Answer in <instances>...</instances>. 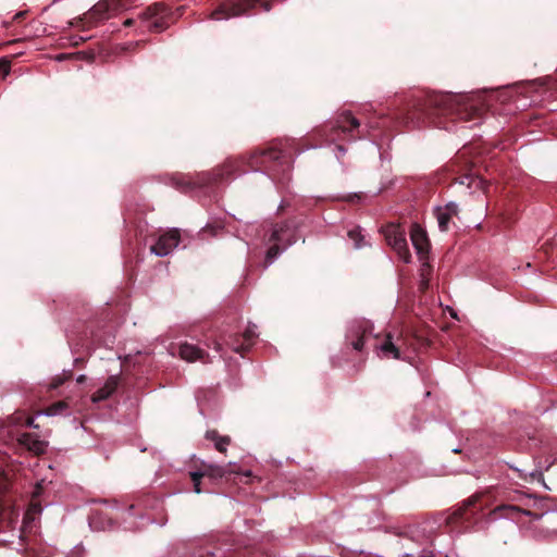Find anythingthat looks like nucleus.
I'll use <instances>...</instances> for the list:
<instances>
[{
    "label": "nucleus",
    "mask_w": 557,
    "mask_h": 557,
    "mask_svg": "<svg viewBox=\"0 0 557 557\" xmlns=\"http://www.w3.org/2000/svg\"><path fill=\"white\" fill-rule=\"evenodd\" d=\"M221 348H222V345H221L219 342H214V349H215L216 351H220V350H221Z\"/></svg>",
    "instance_id": "nucleus-37"
},
{
    "label": "nucleus",
    "mask_w": 557,
    "mask_h": 557,
    "mask_svg": "<svg viewBox=\"0 0 557 557\" xmlns=\"http://www.w3.org/2000/svg\"><path fill=\"white\" fill-rule=\"evenodd\" d=\"M225 552L219 549H213L210 546L201 547L197 552V557H224Z\"/></svg>",
    "instance_id": "nucleus-24"
},
{
    "label": "nucleus",
    "mask_w": 557,
    "mask_h": 557,
    "mask_svg": "<svg viewBox=\"0 0 557 557\" xmlns=\"http://www.w3.org/2000/svg\"><path fill=\"white\" fill-rule=\"evenodd\" d=\"M116 11L113 10V4L110 0H101L96 3L82 18L81 22L87 24V27H91L107 18H109Z\"/></svg>",
    "instance_id": "nucleus-10"
},
{
    "label": "nucleus",
    "mask_w": 557,
    "mask_h": 557,
    "mask_svg": "<svg viewBox=\"0 0 557 557\" xmlns=\"http://www.w3.org/2000/svg\"><path fill=\"white\" fill-rule=\"evenodd\" d=\"M178 352L182 359L189 362L201 360L205 356V351L202 349L188 343L181 344Z\"/></svg>",
    "instance_id": "nucleus-17"
},
{
    "label": "nucleus",
    "mask_w": 557,
    "mask_h": 557,
    "mask_svg": "<svg viewBox=\"0 0 557 557\" xmlns=\"http://www.w3.org/2000/svg\"><path fill=\"white\" fill-rule=\"evenodd\" d=\"M11 71V62L7 59H0V77L5 78Z\"/></svg>",
    "instance_id": "nucleus-31"
},
{
    "label": "nucleus",
    "mask_w": 557,
    "mask_h": 557,
    "mask_svg": "<svg viewBox=\"0 0 557 557\" xmlns=\"http://www.w3.org/2000/svg\"><path fill=\"white\" fill-rule=\"evenodd\" d=\"M222 230H223V226L221 224H219V223L208 224L205 228L201 230L200 234L205 238L206 234H210V236H215Z\"/></svg>",
    "instance_id": "nucleus-28"
},
{
    "label": "nucleus",
    "mask_w": 557,
    "mask_h": 557,
    "mask_svg": "<svg viewBox=\"0 0 557 557\" xmlns=\"http://www.w3.org/2000/svg\"><path fill=\"white\" fill-rule=\"evenodd\" d=\"M225 343L232 348L233 351L245 356V354L250 349L247 344L243 341L240 334H232L226 339Z\"/></svg>",
    "instance_id": "nucleus-20"
},
{
    "label": "nucleus",
    "mask_w": 557,
    "mask_h": 557,
    "mask_svg": "<svg viewBox=\"0 0 557 557\" xmlns=\"http://www.w3.org/2000/svg\"><path fill=\"white\" fill-rule=\"evenodd\" d=\"M296 242L294 231L287 223L275 224L268 243L271 244L265 253L264 267H268L288 246Z\"/></svg>",
    "instance_id": "nucleus-6"
},
{
    "label": "nucleus",
    "mask_w": 557,
    "mask_h": 557,
    "mask_svg": "<svg viewBox=\"0 0 557 557\" xmlns=\"http://www.w3.org/2000/svg\"><path fill=\"white\" fill-rule=\"evenodd\" d=\"M524 513V515H530V511L529 510H522L520 507L518 506H515V505H499L497 507H495L491 512L490 515L493 516L494 518H497V517H506V518H512L515 517L516 515L518 513Z\"/></svg>",
    "instance_id": "nucleus-19"
},
{
    "label": "nucleus",
    "mask_w": 557,
    "mask_h": 557,
    "mask_svg": "<svg viewBox=\"0 0 557 557\" xmlns=\"http://www.w3.org/2000/svg\"><path fill=\"white\" fill-rule=\"evenodd\" d=\"M361 195L360 194H350L346 197V201L348 202H356V201H359L361 199Z\"/></svg>",
    "instance_id": "nucleus-34"
},
{
    "label": "nucleus",
    "mask_w": 557,
    "mask_h": 557,
    "mask_svg": "<svg viewBox=\"0 0 557 557\" xmlns=\"http://www.w3.org/2000/svg\"><path fill=\"white\" fill-rule=\"evenodd\" d=\"M18 443L36 455L44 454L47 448V443L38 438L37 435L32 433H22L18 437Z\"/></svg>",
    "instance_id": "nucleus-16"
},
{
    "label": "nucleus",
    "mask_w": 557,
    "mask_h": 557,
    "mask_svg": "<svg viewBox=\"0 0 557 557\" xmlns=\"http://www.w3.org/2000/svg\"><path fill=\"white\" fill-rule=\"evenodd\" d=\"M119 385H120V376L119 375H110L107 379L104 385L102 387H100L99 389H97L91 395V401L99 403V401L108 399L115 393Z\"/></svg>",
    "instance_id": "nucleus-15"
},
{
    "label": "nucleus",
    "mask_w": 557,
    "mask_h": 557,
    "mask_svg": "<svg viewBox=\"0 0 557 557\" xmlns=\"http://www.w3.org/2000/svg\"><path fill=\"white\" fill-rule=\"evenodd\" d=\"M135 21L133 18H127L124 21L123 25L125 27H131L132 25H134Z\"/></svg>",
    "instance_id": "nucleus-35"
},
{
    "label": "nucleus",
    "mask_w": 557,
    "mask_h": 557,
    "mask_svg": "<svg viewBox=\"0 0 557 557\" xmlns=\"http://www.w3.org/2000/svg\"><path fill=\"white\" fill-rule=\"evenodd\" d=\"M382 233L389 247L405 263L410 262L411 255L406 239V231L400 224L389 223L382 227Z\"/></svg>",
    "instance_id": "nucleus-7"
},
{
    "label": "nucleus",
    "mask_w": 557,
    "mask_h": 557,
    "mask_svg": "<svg viewBox=\"0 0 557 557\" xmlns=\"http://www.w3.org/2000/svg\"><path fill=\"white\" fill-rule=\"evenodd\" d=\"M26 425H27V426H32V425H34V419H33V418H27V420H26Z\"/></svg>",
    "instance_id": "nucleus-38"
},
{
    "label": "nucleus",
    "mask_w": 557,
    "mask_h": 557,
    "mask_svg": "<svg viewBox=\"0 0 557 557\" xmlns=\"http://www.w3.org/2000/svg\"><path fill=\"white\" fill-rule=\"evenodd\" d=\"M480 497V495L471 496L447 516L446 523L453 532H466L481 520L483 506L479 504Z\"/></svg>",
    "instance_id": "nucleus-3"
},
{
    "label": "nucleus",
    "mask_w": 557,
    "mask_h": 557,
    "mask_svg": "<svg viewBox=\"0 0 557 557\" xmlns=\"http://www.w3.org/2000/svg\"><path fill=\"white\" fill-rule=\"evenodd\" d=\"M421 557H434L433 553L431 552H424Z\"/></svg>",
    "instance_id": "nucleus-39"
},
{
    "label": "nucleus",
    "mask_w": 557,
    "mask_h": 557,
    "mask_svg": "<svg viewBox=\"0 0 557 557\" xmlns=\"http://www.w3.org/2000/svg\"><path fill=\"white\" fill-rule=\"evenodd\" d=\"M486 106L469 96L431 92L413 98L397 113L398 124L406 128L433 125L447 128V121H470L481 117Z\"/></svg>",
    "instance_id": "nucleus-2"
},
{
    "label": "nucleus",
    "mask_w": 557,
    "mask_h": 557,
    "mask_svg": "<svg viewBox=\"0 0 557 557\" xmlns=\"http://www.w3.org/2000/svg\"><path fill=\"white\" fill-rule=\"evenodd\" d=\"M113 4L114 11H120L126 9L129 4L134 2V0H110Z\"/></svg>",
    "instance_id": "nucleus-32"
},
{
    "label": "nucleus",
    "mask_w": 557,
    "mask_h": 557,
    "mask_svg": "<svg viewBox=\"0 0 557 557\" xmlns=\"http://www.w3.org/2000/svg\"><path fill=\"white\" fill-rule=\"evenodd\" d=\"M293 168V152L290 145L286 141H274L265 149L253 152L248 159L227 158L223 164L209 172L197 174L195 180L181 181L174 178L175 186L182 190L190 187H212L236 175L245 173L247 169L262 170L273 180L285 182L289 180Z\"/></svg>",
    "instance_id": "nucleus-1"
},
{
    "label": "nucleus",
    "mask_w": 557,
    "mask_h": 557,
    "mask_svg": "<svg viewBox=\"0 0 557 557\" xmlns=\"http://www.w3.org/2000/svg\"><path fill=\"white\" fill-rule=\"evenodd\" d=\"M67 403L65 400H59L50 405L47 409V413L49 416L61 413L63 410L67 408Z\"/></svg>",
    "instance_id": "nucleus-27"
},
{
    "label": "nucleus",
    "mask_w": 557,
    "mask_h": 557,
    "mask_svg": "<svg viewBox=\"0 0 557 557\" xmlns=\"http://www.w3.org/2000/svg\"><path fill=\"white\" fill-rule=\"evenodd\" d=\"M455 181L456 183L460 185H466L469 188H471L473 184H475L478 187L483 184V180L479 176L473 175L472 173H466L457 177Z\"/></svg>",
    "instance_id": "nucleus-23"
},
{
    "label": "nucleus",
    "mask_w": 557,
    "mask_h": 557,
    "mask_svg": "<svg viewBox=\"0 0 557 557\" xmlns=\"http://www.w3.org/2000/svg\"><path fill=\"white\" fill-rule=\"evenodd\" d=\"M77 383L82 384L86 381V376L85 375H79L77 379H76Z\"/></svg>",
    "instance_id": "nucleus-36"
},
{
    "label": "nucleus",
    "mask_w": 557,
    "mask_h": 557,
    "mask_svg": "<svg viewBox=\"0 0 557 557\" xmlns=\"http://www.w3.org/2000/svg\"><path fill=\"white\" fill-rule=\"evenodd\" d=\"M337 149H338L339 151H342V152H345V149H344V147H343V146H339V145H338V146H337Z\"/></svg>",
    "instance_id": "nucleus-41"
},
{
    "label": "nucleus",
    "mask_w": 557,
    "mask_h": 557,
    "mask_svg": "<svg viewBox=\"0 0 557 557\" xmlns=\"http://www.w3.org/2000/svg\"><path fill=\"white\" fill-rule=\"evenodd\" d=\"M66 58H67V54H60V55L58 57V60H64V59H66Z\"/></svg>",
    "instance_id": "nucleus-40"
},
{
    "label": "nucleus",
    "mask_w": 557,
    "mask_h": 557,
    "mask_svg": "<svg viewBox=\"0 0 557 557\" xmlns=\"http://www.w3.org/2000/svg\"><path fill=\"white\" fill-rule=\"evenodd\" d=\"M180 239V232L171 230L158 238L157 243L150 247V251L157 256L164 257L178 245Z\"/></svg>",
    "instance_id": "nucleus-13"
},
{
    "label": "nucleus",
    "mask_w": 557,
    "mask_h": 557,
    "mask_svg": "<svg viewBox=\"0 0 557 557\" xmlns=\"http://www.w3.org/2000/svg\"><path fill=\"white\" fill-rule=\"evenodd\" d=\"M257 5H260L265 12H269L272 9V2L270 0L225 1L221 3L214 11H212L210 17L212 20L220 21L248 14Z\"/></svg>",
    "instance_id": "nucleus-5"
},
{
    "label": "nucleus",
    "mask_w": 557,
    "mask_h": 557,
    "mask_svg": "<svg viewBox=\"0 0 557 557\" xmlns=\"http://www.w3.org/2000/svg\"><path fill=\"white\" fill-rule=\"evenodd\" d=\"M240 335L249 348L253 345L255 339L257 338L256 332L250 327L246 329L245 332Z\"/></svg>",
    "instance_id": "nucleus-29"
},
{
    "label": "nucleus",
    "mask_w": 557,
    "mask_h": 557,
    "mask_svg": "<svg viewBox=\"0 0 557 557\" xmlns=\"http://www.w3.org/2000/svg\"><path fill=\"white\" fill-rule=\"evenodd\" d=\"M39 490H40V486L38 485L36 492L33 495V499L29 503L27 511L25 513V520H28V521L35 520V518L41 513V510H42L41 505H40V503L36 502V499H35L39 495Z\"/></svg>",
    "instance_id": "nucleus-21"
},
{
    "label": "nucleus",
    "mask_w": 557,
    "mask_h": 557,
    "mask_svg": "<svg viewBox=\"0 0 557 557\" xmlns=\"http://www.w3.org/2000/svg\"><path fill=\"white\" fill-rule=\"evenodd\" d=\"M206 438L214 443V447L218 451L225 454L226 447L231 444V437L227 435H220L216 430H208L206 432Z\"/></svg>",
    "instance_id": "nucleus-18"
},
{
    "label": "nucleus",
    "mask_w": 557,
    "mask_h": 557,
    "mask_svg": "<svg viewBox=\"0 0 557 557\" xmlns=\"http://www.w3.org/2000/svg\"><path fill=\"white\" fill-rule=\"evenodd\" d=\"M72 377H73L72 371H64L62 375H57L52 379V381L50 383V388L57 389L61 385H63L64 382L71 380Z\"/></svg>",
    "instance_id": "nucleus-25"
},
{
    "label": "nucleus",
    "mask_w": 557,
    "mask_h": 557,
    "mask_svg": "<svg viewBox=\"0 0 557 557\" xmlns=\"http://www.w3.org/2000/svg\"><path fill=\"white\" fill-rule=\"evenodd\" d=\"M230 472H235L234 470H230ZM228 473V470L224 467L218 465H207L202 463L198 471L190 472V479L194 484V491L197 494L202 492L201 490V479L208 478L212 481L222 479Z\"/></svg>",
    "instance_id": "nucleus-9"
},
{
    "label": "nucleus",
    "mask_w": 557,
    "mask_h": 557,
    "mask_svg": "<svg viewBox=\"0 0 557 557\" xmlns=\"http://www.w3.org/2000/svg\"><path fill=\"white\" fill-rule=\"evenodd\" d=\"M434 213L437 219L440 230L442 232H447L449 230V223L453 218L449 215V213H446L444 210H442V207H437Z\"/></svg>",
    "instance_id": "nucleus-22"
},
{
    "label": "nucleus",
    "mask_w": 557,
    "mask_h": 557,
    "mask_svg": "<svg viewBox=\"0 0 557 557\" xmlns=\"http://www.w3.org/2000/svg\"><path fill=\"white\" fill-rule=\"evenodd\" d=\"M442 210H444L446 213H449V215L453 218L454 215H457L458 213V207L454 202H449L446 206L442 207Z\"/></svg>",
    "instance_id": "nucleus-33"
},
{
    "label": "nucleus",
    "mask_w": 557,
    "mask_h": 557,
    "mask_svg": "<svg viewBox=\"0 0 557 557\" xmlns=\"http://www.w3.org/2000/svg\"><path fill=\"white\" fill-rule=\"evenodd\" d=\"M171 9L164 3H153L140 14L145 28L153 32H162L169 26L168 18Z\"/></svg>",
    "instance_id": "nucleus-8"
},
{
    "label": "nucleus",
    "mask_w": 557,
    "mask_h": 557,
    "mask_svg": "<svg viewBox=\"0 0 557 557\" xmlns=\"http://www.w3.org/2000/svg\"><path fill=\"white\" fill-rule=\"evenodd\" d=\"M371 331L372 325L369 321H357L350 326L346 337L350 341L355 350L361 351L364 346V339Z\"/></svg>",
    "instance_id": "nucleus-12"
},
{
    "label": "nucleus",
    "mask_w": 557,
    "mask_h": 557,
    "mask_svg": "<svg viewBox=\"0 0 557 557\" xmlns=\"http://www.w3.org/2000/svg\"><path fill=\"white\" fill-rule=\"evenodd\" d=\"M375 348L382 352L384 358L401 359L400 350L391 333L385 334L381 339L376 338Z\"/></svg>",
    "instance_id": "nucleus-14"
},
{
    "label": "nucleus",
    "mask_w": 557,
    "mask_h": 557,
    "mask_svg": "<svg viewBox=\"0 0 557 557\" xmlns=\"http://www.w3.org/2000/svg\"><path fill=\"white\" fill-rule=\"evenodd\" d=\"M22 16H23V13H17V14L15 15V18H20V17H22Z\"/></svg>",
    "instance_id": "nucleus-42"
},
{
    "label": "nucleus",
    "mask_w": 557,
    "mask_h": 557,
    "mask_svg": "<svg viewBox=\"0 0 557 557\" xmlns=\"http://www.w3.org/2000/svg\"><path fill=\"white\" fill-rule=\"evenodd\" d=\"M348 236L350 239L355 242L356 247H361V242L363 240V236L361 235V232L359 228H352L348 232Z\"/></svg>",
    "instance_id": "nucleus-30"
},
{
    "label": "nucleus",
    "mask_w": 557,
    "mask_h": 557,
    "mask_svg": "<svg viewBox=\"0 0 557 557\" xmlns=\"http://www.w3.org/2000/svg\"><path fill=\"white\" fill-rule=\"evenodd\" d=\"M359 121L349 112H343L335 121L321 126L317 132L327 143L342 139L355 140L359 138L354 133L358 132Z\"/></svg>",
    "instance_id": "nucleus-4"
},
{
    "label": "nucleus",
    "mask_w": 557,
    "mask_h": 557,
    "mask_svg": "<svg viewBox=\"0 0 557 557\" xmlns=\"http://www.w3.org/2000/svg\"><path fill=\"white\" fill-rule=\"evenodd\" d=\"M410 238L419 259L426 262L431 247L426 232L419 224L413 223L410 228Z\"/></svg>",
    "instance_id": "nucleus-11"
},
{
    "label": "nucleus",
    "mask_w": 557,
    "mask_h": 557,
    "mask_svg": "<svg viewBox=\"0 0 557 557\" xmlns=\"http://www.w3.org/2000/svg\"><path fill=\"white\" fill-rule=\"evenodd\" d=\"M431 271V265L429 262L422 263L421 269V282H420V290L424 292L429 287V278L426 277V274H429Z\"/></svg>",
    "instance_id": "nucleus-26"
}]
</instances>
